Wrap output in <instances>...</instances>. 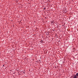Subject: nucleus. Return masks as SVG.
<instances>
[{
  "label": "nucleus",
  "mask_w": 78,
  "mask_h": 78,
  "mask_svg": "<svg viewBox=\"0 0 78 78\" xmlns=\"http://www.w3.org/2000/svg\"><path fill=\"white\" fill-rule=\"evenodd\" d=\"M73 78H78V77H77L76 76H74V77H73Z\"/></svg>",
  "instance_id": "2"
},
{
  "label": "nucleus",
  "mask_w": 78,
  "mask_h": 78,
  "mask_svg": "<svg viewBox=\"0 0 78 78\" xmlns=\"http://www.w3.org/2000/svg\"><path fill=\"white\" fill-rule=\"evenodd\" d=\"M23 73H25V72H23Z\"/></svg>",
  "instance_id": "8"
},
{
  "label": "nucleus",
  "mask_w": 78,
  "mask_h": 78,
  "mask_svg": "<svg viewBox=\"0 0 78 78\" xmlns=\"http://www.w3.org/2000/svg\"><path fill=\"white\" fill-rule=\"evenodd\" d=\"M75 76H76V77L77 78H78V73H77Z\"/></svg>",
  "instance_id": "1"
},
{
  "label": "nucleus",
  "mask_w": 78,
  "mask_h": 78,
  "mask_svg": "<svg viewBox=\"0 0 78 78\" xmlns=\"http://www.w3.org/2000/svg\"><path fill=\"white\" fill-rule=\"evenodd\" d=\"M4 66H5V65H3V66L4 67Z\"/></svg>",
  "instance_id": "6"
},
{
  "label": "nucleus",
  "mask_w": 78,
  "mask_h": 78,
  "mask_svg": "<svg viewBox=\"0 0 78 78\" xmlns=\"http://www.w3.org/2000/svg\"><path fill=\"white\" fill-rule=\"evenodd\" d=\"M45 19H46V17H45Z\"/></svg>",
  "instance_id": "9"
},
{
  "label": "nucleus",
  "mask_w": 78,
  "mask_h": 78,
  "mask_svg": "<svg viewBox=\"0 0 78 78\" xmlns=\"http://www.w3.org/2000/svg\"><path fill=\"white\" fill-rule=\"evenodd\" d=\"M55 69H56V67L55 66Z\"/></svg>",
  "instance_id": "4"
},
{
  "label": "nucleus",
  "mask_w": 78,
  "mask_h": 78,
  "mask_svg": "<svg viewBox=\"0 0 78 78\" xmlns=\"http://www.w3.org/2000/svg\"><path fill=\"white\" fill-rule=\"evenodd\" d=\"M64 12H66V11H65Z\"/></svg>",
  "instance_id": "5"
},
{
  "label": "nucleus",
  "mask_w": 78,
  "mask_h": 78,
  "mask_svg": "<svg viewBox=\"0 0 78 78\" xmlns=\"http://www.w3.org/2000/svg\"><path fill=\"white\" fill-rule=\"evenodd\" d=\"M45 9V8H44V9Z\"/></svg>",
  "instance_id": "7"
},
{
  "label": "nucleus",
  "mask_w": 78,
  "mask_h": 78,
  "mask_svg": "<svg viewBox=\"0 0 78 78\" xmlns=\"http://www.w3.org/2000/svg\"><path fill=\"white\" fill-rule=\"evenodd\" d=\"M47 33H48V34H49V33H50V32H48Z\"/></svg>",
  "instance_id": "3"
}]
</instances>
